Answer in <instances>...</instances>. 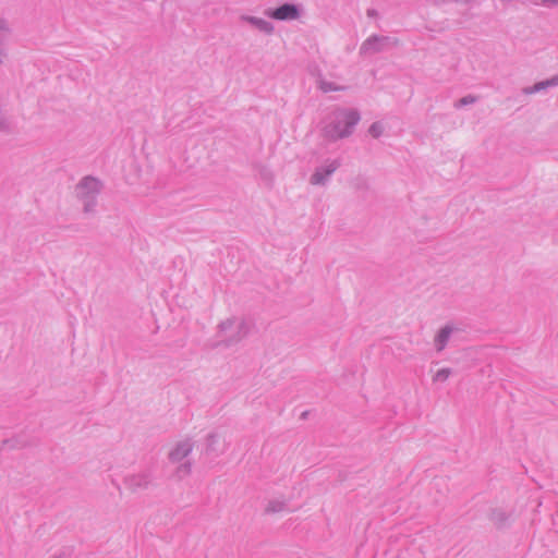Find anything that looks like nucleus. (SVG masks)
<instances>
[{"label": "nucleus", "instance_id": "obj_8", "mask_svg": "<svg viewBox=\"0 0 558 558\" xmlns=\"http://www.w3.org/2000/svg\"><path fill=\"white\" fill-rule=\"evenodd\" d=\"M557 86H558V74L554 75L547 80L537 82L532 86L525 87L523 89V93L526 95H531V94L539 93V92L546 90L548 88L557 87Z\"/></svg>", "mask_w": 558, "mask_h": 558}, {"label": "nucleus", "instance_id": "obj_10", "mask_svg": "<svg viewBox=\"0 0 558 558\" xmlns=\"http://www.w3.org/2000/svg\"><path fill=\"white\" fill-rule=\"evenodd\" d=\"M317 87L323 93L339 92V90H344L347 88L345 86L338 85L333 82H328L323 77H319L317 80Z\"/></svg>", "mask_w": 558, "mask_h": 558}, {"label": "nucleus", "instance_id": "obj_15", "mask_svg": "<svg viewBox=\"0 0 558 558\" xmlns=\"http://www.w3.org/2000/svg\"><path fill=\"white\" fill-rule=\"evenodd\" d=\"M541 5L545 8H553L558 5V0H542Z\"/></svg>", "mask_w": 558, "mask_h": 558}, {"label": "nucleus", "instance_id": "obj_3", "mask_svg": "<svg viewBox=\"0 0 558 558\" xmlns=\"http://www.w3.org/2000/svg\"><path fill=\"white\" fill-rule=\"evenodd\" d=\"M397 45V38L383 35H372L362 43L360 47V54L363 57L374 56Z\"/></svg>", "mask_w": 558, "mask_h": 558}, {"label": "nucleus", "instance_id": "obj_11", "mask_svg": "<svg viewBox=\"0 0 558 558\" xmlns=\"http://www.w3.org/2000/svg\"><path fill=\"white\" fill-rule=\"evenodd\" d=\"M190 452V447L187 445H179L173 451H171L170 457L172 460H179L184 458Z\"/></svg>", "mask_w": 558, "mask_h": 558}, {"label": "nucleus", "instance_id": "obj_4", "mask_svg": "<svg viewBox=\"0 0 558 558\" xmlns=\"http://www.w3.org/2000/svg\"><path fill=\"white\" fill-rule=\"evenodd\" d=\"M265 15L276 21H294L301 16V8L298 4L286 2L275 9H266Z\"/></svg>", "mask_w": 558, "mask_h": 558}, {"label": "nucleus", "instance_id": "obj_16", "mask_svg": "<svg viewBox=\"0 0 558 558\" xmlns=\"http://www.w3.org/2000/svg\"><path fill=\"white\" fill-rule=\"evenodd\" d=\"M366 15H367L368 17H371V19H375V17H377V16H378V12H377V10H375V9L371 8V9H367V11H366Z\"/></svg>", "mask_w": 558, "mask_h": 558}, {"label": "nucleus", "instance_id": "obj_2", "mask_svg": "<svg viewBox=\"0 0 558 558\" xmlns=\"http://www.w3.org/2000/svg\"><path fill=\"white\" fill-rule=\"evenodd\" d=\"M104 183L96 177L86 175L75 186V197L85 215H94Z\"/></svg>", "mask_w": 558, "mask_h": 558}, {"label": "nucleus", "instance_id": "obj_14", "mask_svg": "<svg viewBox=\"0 0 558 558\" xmlns=\"http://www.w3.org/2000/svg\"><path fill=\"white\" fill-rule=\"evenodd\" d=\"M476 101V98L472 95H466L462 98H460L458 101L454 102V108L459 109L463 106H468L471 104H474Z\"/></svg>", "mask_w": 558, "mask_h": 558}, {"label": "nucleus", "instance_id": "obj_18", "mask_svg": "<svg viewBox=\"0 0 558 558\" xmlns=\"http://www.w3.org/2000/svg\"><path fill=\"white\" fill-rule=\"evenodd\" d=\"M501 2H507L508 0H500Z\"/></svg>", "mask_w": 558, "mask_h": 558}, {"label": "nucleus", "instance_id": "obj_1", "mask_svg": "<svg viewBox=\"0 0 558 558\" xmlns=\"http://www.w3.org/2000/svg\"><path fill=\"white\" fill-rule=\"evenodd\" d=\"M361 116L356 109L338 108L329 117L323 128V135L329 141H338L350 136L360 122Z\"/></svg>", "mask_w": 558, "mask_h": 558}, {"label": "nucleus", "instance_id": "obj_17", "mask_svg": "<svg viewBox=\"0 0 558 558\" xmlns=\"http://www.w3.org/2000/svg\"><path fill=\"white\" fill-rule=\"evenodd\" d=\"M53 558H66V555L65 554H60V555L54 556Z\"/></svg>", "mask_w": 558, "mask_h": 558}, {"label": "nucleus", "instance_id": "obj_7", "mask_svg": "<svg viewBox=\"0 0 558 558\" xmlns=\"http://www.w3.org/2000/svg\"><path fill=\"white\" fill-rule=\"evenodd\" d=\"M12 28L8 20L0 17V64L8 58L7 44L10 39Z\"/></svg>", "mask_w": 558, "mask_h": 558}, {"label": "nucleus", "instance_id": "obj_13", "mask_svg": "<svg viewBox=\"0 0 558 558\" xmlns=\"http://www.w3.org/2000/svg\"><path fill=\"white\" fill-rule=\"evenodd\" d=\"M384 132V126L380 122H374L368 129V133L374 137L378 138Z\"/></svg>", "mask_w": 558, "mask_h": 558}, {"label": "nucleus", "instance_id": "obj_9", "mask_svg": "<svg viewBox=\"0 0 558 558\" xmlns=\"http://www.w3.org/2000/svg\"><path fill=\"white\" fill-rule=\"evenodd\" d=\"M453 328L450 326H446L441 328L435 336L434 345L438 352L442 351L452 333Z\"/></svg>", "mask_w": 558, "mask_h": 558}, {"label": "nucleus", "instance_id": "obj_5", "mask_svg": "<svg viewBox=\"0 0 558 558\" xmlns=\"http://www.w3.org/2000/svg\"><path fill=\"white\" fill-rule=\"evenodd\" d=\"M340 162L335 160H328L325 165L317 167L314 173L311 175L310 182L313 185H324L329 177L339 168Z\"/></svg>", "mask_w": 558, "mask_h": 558}, {"label": "nucleus", "instance_id": "obj_12", "mask_svg": "<svg viewBox=\"0 0 558 558\" xmlns=\"http://www.w3.org/2000/svg\"><path fill=\"white\" fill-rule=\"evenodd\" d=\"M451 374V371L450 368H440L438 371L435 372V374L433 375V380L434 381H446L449 376Z\"/></svg>", "mask_w": 558, "mask_h": 558}, {"label": "nucleus", "instance_id": "obj_6", "mask_svg": "<svg viewBox=\"0 0 558 558\" xmlns=\"http://www.w3.org/2000/svg\"><path fill=\"white\" fill-rule=\"evenodd\" d=\"M240 21L247 23L258 29L260 33H264L266 35H271L275 32V26L271 22L264 20L262 17L242 14L240 16Z\"/></svg>", "mask_w": 558, "mask_h": 558}]
</instances>
